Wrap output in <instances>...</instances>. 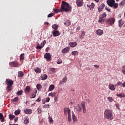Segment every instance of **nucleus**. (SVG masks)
I'll use <instances>...</instances> for the list:
<instances>
[{
	"label": "nucleus",
	"mask_w": 125,
	"mask_h": 125,
	"mask_svg": "<svg viewBox=\"0 0 125 125\" xmlns=\"http://www.w3.org/2000/svg\"><path fill=\"white\" fill-rule=\"evenodd\" d=\"M104 119H107L109 121L113 120V113H112V110L106 109L104 111Z\"/></svg>",
	"instance_id": "obj_3"
},
{
	"label": "nucleus",
	"mask_w": 125,
	"mask_h": 125,
	"mask_svg": "<svg viewBox=\"0 0 125 125\" xmlns=\"http://www.w3.org/2000/svg\"><path fill=\"white\" fill-rule=\"evenodd\" d=\"M36 102H40L41 101V99H40V97L36 100Z\"/></svg>",
	"instance_id": "obj_63"
},
{
	"label": "nucleus",
	"mask_w": 125,
	"mask_h": 125,
	"mask_svg": "<svg viewBox=\"0 0 125 125\" xmlns=\"http://www.w3.org/2000/svg\"><path fill=\"white\" fill-rule=\"evenodd\" d=\"M54 15V14L53 13H51L48 14L47 17H52V16H53Z\"/></svg>",
	"instance_id": "obj_56"
},
{
	"label": "nucleus",
	"mask_w": 125,
	"mask_h": 125,
	"mask_svg": "<svg viewBox=\"0 0 125 125\" xmlns=\"http://www.w3.org/2000/svg\"><path fill=\"white\" fill-rule=\"evenodd\" d=\"M72 55H78L79 54V52L77 51H73L71 52Z\"/></svg>",
	"instance_id": "obj_36"
},
{
	"label": "nucleus",
	"mask_w": 125,
	"mask_h": 125,
	"mask_svg": "<svg viewBox=\"0 0 125 125\" xmlns=\"http://www.w3.org/2000/svg\"><path fill=\"white\" fill-rule=\"evenodd\" d=\"M43 45H42V46L38 45L36 46V49H42V48H43Z\"/></svg>",
	"instance_id": "obj_46"
},
{
	"label": "nucleus",
	"mask_w": 125,
	"mask_h": 125,
	"mask_svg": "<svg viewBox=\"0 0 125 125\" xmlns=\"http://www.w3.org/2000/svg\"><path fill=\"white\" fill-rule=\"evenodd\" d=\"M24 113L27 115H29V114H32V110L30 109H26L24 110Z\"/></svg>",
	"instance_id": "obj_22"
},
{
	"label": "nucleus",
	"mask_w": 125,
	"mask_h": 125,
	"mask_svg": "<svg viewBox=\"0 0 125 125\" xmlns=\"http://www.w3.org/2000/svg\"><path fill=\"white\" fill-rule=\"evenodd\" d=\"M62 83H67V77H65L62 81L60 82V84H62Z\"/></svg>",
	"instance_id": "obj_20"
},
{
	"label": "nucleus",
	"mask_w": 125,
	"mask_h": 125,
	"mask_svg": "<svg viewBox=\"0 0 125 125\" xmlns=\"http://www.w3.org/2000/svg\"><path fill=\"white\" fill-rule=\"evenodd\" d=\"M64 115H69L71 114V110L68 108H64Z\"/></svg>",
	"instance_id": "obj_11"
},
{
	"label": "nucleus",
	"mask_w": 125,
	"mask_h": 125,
	"mask_svg": "<svg viewBox=\"0 0 125 125\" xmlns=\"http://www.w3.org/2000/svg\"><path fill=\"white\" fill-rule=\"evenodd\" d=\"M109 89H110V90H115L116 88H115V85H114L113 84H110L108 86Z\"/></svg>",
	"instance_id": "obj_18"
},
{
	"label": "nucleus",
	"mask_w": 125,
	"mask_h": 125,
	"mask_svg": "<svg viewBox=\"0 0 125 125\" xmlns=\"http://www.w3.org/2000/svg\"><path fill=\"white\" fill-rule=\"evenodd\" d=\"M55 94H56V93L55 92H51L48 94L49 96H51V97H54L55 96Z\"/></svg>",
	"instance_id": "obj_37"
},
{
	"label": "nucleus",
	"mask_w": 125,
	"mask_h": 125,
	"mask_svg": "<svg viewBox=\"0 0 125 125\" xmlns=\"http://www.w3.org/2000/svg\"><path fill=\"white\" fill-rule=\"evenodd\" d=\"M96 33L98 34V36H101V35H103V30L101 29H98Z\"/></svg>",
	"instance_id": "obj_16"
},
{
	"label": "nucleus",
	"mask_w": 125,
	"mask_h": 125,
	"mask_svg": "<svg viewBox=\"0 0 125 125\" xmlns=\"http://www.w3.org/2000/svg\"><path fill=\"white\" fill-rule=\"evenodd\" d=\"M62 63V61H61V60L58 61L57 62V64H61Z\"/></svg>",
	"instance_id": "obj_62"
},
{
	"label": "nucleus",
	"mask_w": 125,
	"mask_h": 125,
	"mask_svg": "<svg viewBox=\"0 0 125 125\" xmlns=\"http://www.w3.org/2000/svg\"><path fill=\"white\" fill-rule=\"evenodd\" d=\"M14 118H15V116L12 114L9 115V118L10 119V120H13Z\"/></svg>",
	"instance_id": "obj_43"
},
{
	"label": "nucleus",
	"mask_w": 125,
	"mask_h": 125,
	"mask_svg": "<svg viewBox=\"0 0 125 125\" xmlns=\"http://www.w3.org/2000/svg\"><path fill=\"white\" fill-rule=\"evenodd\" d=\"M87 6L89 7L90 10H93V9L94 8V7H92V6H90V5L88 6V5H87Z\"/></svg>",
	"instance_id": "obj_57"
},
{
	"label": "nucleus",
	"mask_w": 125,
	"mask_h": 125,
	"mask_svg": "<svg viewBox=\"0 0 125 125\" xmlns=\"http://www.w3.org/2000/svg\"><path fill=\"white\" fill-rule=\"evenodd\" d=\"M52 33L54 37H58L60 35V32L57 30H53Z\"/></svg>",
	"instance_id": "obj_10"
},
{
	"label": "nucleus",
	"mask_w": 125,
	"mask_h": 125,
	"mask_svg": "<svg viewBox=\"0 0 125 125\" xmlns=\"http://www.w3.org/2000/svg\"><path fill=\"white\" fill-rule=\"evenodd\" d=\"M47 77L48 76H47V75L46 74H43L41 76V79L42 80H46V79H47Z\"/></svg>",
	"instance_id": "obj_23"
},
{
	"label": "nucleus",
	"mask_w": 125,
	"mask_h": 125,
	"mask_svg": "<svg viewBox=\"0 0 125 125\" xmlns=\"http://www.w3.org/2000/svg\"><path fill=\"white\" fill-rule=\"evenodd\" d=\"M50 107L49 104H46L43 106V109H48Z\"/></svg>",
	"instance_id": "obj_39"
},
{
	"label": "nucleus",
	"mask_w": 125,
	"mask_h": 125,
	"mask_svg": "<svg viewBox=\"0 0 125 125\" xmlns=\"http://www.w3.org/2000/svg\"><path fill=\"white\" fill-rule=\"evenodd\" d=\"M30 90H31V87H30V86L26 87L25 89V92H29Z\"/></svg>",
	"instance_id": "obj_32"
},
{
	"label": "nucleus",
	"mask_w": 125,
	"mask_h": 125,
	"mask_svg": "<svg viewBox=\"0 0 125 125\" xmlns=\"http://www.w3.org/2000/svg\"><path fill=\"white\" fill-rule=\"evenodd\" d=\"M34 71L37 74H40L42 72V69L37 67L36 68H35Z\"/></svg>",
	"instance_id": "obj_17"
},
{
	"label": "nucleus",
	"mask_w": 125,
	"mask_h": 125,
	"mask_svg": "<svg viewBox=\"0 0 125 125\" xmlns=\"http://www.w3.org/2000/svg\"><path fill=\"white\" fill-rule=\"evenodd\" d=\"M105 9L106 10H107V11H108L109 12H111V9H109V7H108L107 6L105 7Z\"/></svg>",
	"instance_id": "obj_59"
},
{
	"label": "nucleus",
	"mask_w": 125,
	"mask_h": 125,
	"mask_svg": "<svg viewBox=\"0 0 125 125\" xmlns=\"http://www.w3.org/2000/svg\"><path fill=\"white\" fill-rule=\"evenodd\" d=\"M28 123H29V120L25 119L24 120V124H25V125H27V124H28Z\"/></svg>",
	"instance_id": "obj_60"
},
{
	"label": "nucleus",
	"mask_w": 125,
	"mask_h": 125,
	"mask_svg": "<svg viewBox=\"0 0 125 125\" xmlns=\"http://www.w3.org/2000/svg\"><path fill=\"white\" fill-rule=\"evenodd\" d=\"M125 21H124L122 19H120L118 21L119 27L122 28L123 25H124Z\"/></svg>",
	"instance_id": "obj_15"
},
{
	"label": "nucleus",
	"mask_w": 125,
	"mask_h": 125,
	"mask_svg": "<svg viewBox=\"0 0 125 125\" xmlns=\"http://www.w3.org/2000/svg\"><path fill=\"white\" fill-rule=\"evenodd\" d=\"M105 4H101V5L100 6V7L102 8L103 9H104V8H105Z\"/></svg>",
	"instance_id": "obj_51"
},
{
	"label": "nucleus",
	"mask_w": 125,
	"mask_h": 125,
	"mask_svg": "<svg viewBox=\"0 0 125 125\" xmlns=\"http://www.w3.org/2000/svg\"><path fill=\"white\" fill-rule=\"evenodd\" d=\"M44 58H45L48 61H50L51 60V55L49 53H46L44 54Z\"/></svg>",
	"instance_id": "obj_7"
},
{
	"label": "nucleus",
	"mask_w": 125,
	"mask_h": 125,
	"mask_svg": "<svg viewBox=\"0 0 125 125\" xmlns=\"http://www.w3.org/2000/svg\"><path fill=\"white\" fill-rule=\"evenodd\" d=\"M13 83H14L13 80L11 79H6L5 83L6 85H7V86H12V85H13Z\"/></svg>",
	"instance_id": "obj_5"
},
{
	"label": "nucleus",
	"mask_w": 125,
	"mask_h": 125,
	"mask_svg": "<svg viewBox=\"0 0 125 125\" xmlns=\"http://www.w3.org/2000/svg\"><path fill=\"white\" fill-rule=\"evenodd\" d=\"M36 88L39 91H40L41 89H42V85L40 84H37L36 85Z\"/></svg>",
	"instance_id": "obj_30"
},
{
	"label": "nucleus",
	"mask_w": 125,
	"mask_h": 125,
	"mask_svg": "<svg viewBox=\"0 0 125 125\" xmlns=\"http://www.w3.org/2000/svg\"><path fill=\"white\" fill-rule=\"evenodd\" d=\"M116 96H118L120 98H124V97H125V94H124V93H120L118 94H116Z\"/></svg>",
	"instance_id": "obj_21"
},
{
	"label": "nucleus",
	"mask_w": 125,
	"mask_h": 125,
	"mask_svg": "<svg viewBox=\"0 0 125 125\" xmlns=\"http://www.w3.org/2000/svg\"><path fill=\"white\" fill-rule=\"evenodd\" d=\"M49 121L50 123H52V122H53V120H52V117H51V116H49Z\"/></svg>",
	"instance_id": "obj_52"
},
{
	"label": "nucleus",
	"mask_w": 125,
	"mask_h": 125,
	"mask_svg": "<svg viewBox=\"0 0 125 125\" xmlns=\"http://www.w3.org/2000/svg\"><path fill=\"white\" fill-rule=\"evenodd\" d=\"M81 105H80L79 104H78L75 107L76 110L77 112H82V111H83V113L84 114L86 113V108H85V102L82 101L81 103Z\"/></svg>",
	"instance_id": "obj_2"
},
{
	"label": "nucleus",
	"mask_w": 125,
	"mask_h": 125,
	"mask_svg": "<svg viewBox=\"0 0 125 125\" xmlns=\"http://www.w3.org/2000/svg\"><path fill=\"white\" fill-rule=\"evenodd\" d=\"M68 120L69 122H71V113L69 114H68Z\"/></svg>",
	"instance_id": "obj_54"
},
{
	"label": "nucleus",
	"mask_w": 125,
	"mask_h": 125,
	"mask_svg": "<svg viewBox=\"0 0 125 125\" xmlns=\"http://www.w3.org/2000/svg\"><path fill=\"white\" fill-rule=\"evenodd\" d=\"M94 68H96V69H98L99 68V65L97 64L94 65Z\"/></svg>",
	"instance_id": "obj_61"
},
{
	"label": "nucleus",
	"mask_w": 125,
	"mask_h": 125,
	"mask_svg": "<svg viewBox=\"0 0 125 125\" xmlns=\"http://www.w3.org/2000/svg\"><path fill=\"white\" fill-rule=\"evenodd\" d=\"M18 77L21 78V77H24V72L23 71H19L18 73Z\"/></svg>",
	"instance_id": "obj_19"
},
{
	"label": "nucleus",
	"mask_w": 125,
	"mask_h": 125,
	"mask_svg": "<svg viewBox=\"0 0 125 125\" xmlns=\"http://www.w3.org/2000/svg\"><path fill=\"white\" fill-rule=\"evenodd\" d=\"M11 87H12V86H7L6 89H7L8 92H9V91H11V90H12Z\"/></svg>",
	"instance_id": "obj_41"
},
{
	"label": "nucleus",
	"mask_w": 125,
	"mask_h": 125,
	"mask_svg": "<svg viewBox=\"0 0 125 125\" xmlns=\"http://www.w3.org/2000/svg\"><path fill=\"white\" fill-rule=\"evenodd\" d=\"M0 120H1V122H4L5 121L4 117H3V114L1 113H0Z\"/></svg>",
	"instance_id": "obj_28"
},
{
	"label": "nucleus",
	"mask_w": 125,
	"mask_h": 125,
	"mask_svg": "<svg viewBox=\"0 0 125 125\" xmlns=\"http://www.w3.org/2000/svg\"><path fill=\"white\" fill-rule=\"evenodd\" d=\"M19 114H20V110L18 109L15 111V115H16V116L19 115Z\"/></svg>",
	"instance_id": "obj_44"
},
{
	"label": "nucleus",
	"mask_w": 125,
	"mask_h": 125,
	"mask_svg": "<svg viewBox=\"0 0 125 125\" xmlns=\"http://www.w3.org/2000/svg\"><path fill=\"white\" fill-rule=\"evenodd\" d=\"M37 95V90H35L34 94H32L30 96V97L31 98H35L36 97V96Z\"/></svg>",
	"instance_id": "obj_31"
},
{
	"label": "nucleus",
	"mask_w": 125,
	"mask_h": 125,
	"mask_svg": "<svg viewBox=\"0 0 125 125\" xmlns=\"http://www.w3.org/2000/svg\"><path fill=\"white\" fill-rule=\"evenodd\" d=\"M46 43V41L44 40L43 42H42V43H41V46H42V45H43V47L44 46V45H45V44Z\"/></svg>",
	"instance_id": "obj_40"
},
{
	"label": "nucleus",
	"mask_w": 125,
	"mask_h": 125,
	"mask_svg": "<svg viewBox=\"0 0 125 125\" xmlns=\"http://www.w3.org/2000/svg\"><path fill=\"white\" fill-rule=\"evenodd\" d=\"M17 95H22L23 94V90H21L18 91L17 92Z\"/></svg>",
	"instance_id": "obj_38"
},
{
	"label": "nucleus",
	"mask_w": 125,
	"mask_h": 125,
	"mask_svg": "<svg viewBox=\"0 0 125 125\" xmlns=\"http://www.w3.org/2000/svg\"><path fill=\"white\" fill-rule=\"evenodd\" d=\"M9 65L11 67H18V62L17 61L11 62Z\"/></svg>",
	"instance_id": "obj_8"
},
{
	"label": "nucleus",
	"mask_w": 125,
	"mask_h": 125,
	"mask_svg": "<svg viewBox=\"0 0 125 125\" xmlns=\"http://www.w3.org/2000/svg\"><path fill=\"white\" fill-rule=\"evenodd\" d=\"M119 6V5L118 4V3H115L113 5V7L114 8H118V7Z\"/></svg>",
	"instance_id": "obj_50"
},
{
	"label": "nucleus",
	"mask_w": 125,
	"mask_h": 125,
	"mask_svg": "<svg viewBox=\"0 0 125 125\" xmlns=\"http://www.w3.org/2000/svg\"><path fill=\"white\" fill-rule=\"evenodd\" d=\"M103 10V9L102 7H101L100 6L98 7V10L99 12H101V11Z\"/></svg>",
	"instance_id": "obj_53"
},
{
	"label": "nucleus",
	"mask_w": 125,
	"mask_h": 125,
	"mask_svg": "<svg viewBox=\"0 0 125 125\" xmlns=\"http://www.w3.org/2000/svg\"><path fill=\"white\" fill-rule=\"evenodd\" d=\"M64 24L65 25V26H71V21H70L69 20H67L66 21V22L64 23Z\"/></svg>",
	"instance_id": "obj_25"
},
{
	"label": "nucleus",
	"mask_w": 125,
	"mask_h": 125,
	"mask_svg": "<svg viewBox=\"0 0 125 125\" xmlns=\"http://www.w3.org/2000/svg\"><path fill=\"white\" fill-rule=\"evenodd\" d=\"M115 0H108L107 4L110 7H113L114 6V4H115Z\"/></svg>",
	"instance_id": "obj_9"
},
{
	"label": "nucleus",
	"mask_w": 125,
	"mask_h": 125,
	"mask_svg": "<svg viewBox=\"0 0 125 125\" xmlns=\"http://www.w3.org/2000/svg\"><path fill=\"white\" fill-rule=\"evenodd\" d=\"M37 112H38V114H41V113H42V110H41V108H38Z\"/></svg>",
	"instance_id": "obj_55"
},
{
	"label": "nucleus",
	"mask_w": 125,
	"mask_h": 125,
	"mask_svg": "<svg viewBox=\"0 0 125 125\" xmlns=\"http://www.w3.org/2000/svg\"><path fill=\"white\" fill-rule=\"evenodd\" d=\"M125 0H122L121 3H120V5H121V6H123V5H125Z\"/></svg>",
	"instance_id": "obj_45"
},
{
	"label": "nucleus",
	"mask_w": 125,
	"mask_h": 125,
	"mask_svg": "<svg viewBox=\"0 0 125 125\" xmlns=\"http://www.w3.org/2000/svg\"><path fill=\"white\" fill-rule=\"evenodd\" d=\"M84 36H85V32H84V31H83L82 32L81 35L79 36V38L81 40H83V37H84Z\"/></svg>",
	"instance_id": "obj_24"
},
{
	"label": "nucleus",
	"mask_w": 125,
	"mask_h": 125,
	"mask_svg": "<svg viewBox=\"0 0 125 125\" xmlns=\"http://www.w3.org/2000/svg\"><path fill=\"white\" fill-rule=\"evenodd\" d=\"M69 46H70V47H76V46H77V45H78V43H77V42H70L69 44Z\"/></svg>",
	"instance_id": "obj_12"
},
{
	"label": "nucleus",
	"mask_w": 125,
	"mask_h": 125,
	"mask_svg": "<svg viewBox=\"0 0 125 125\" xmlns=\"http://www.w3.org/2000/svg\"><path fill=\"white\" fill-rule=\"evenodd\" d=\"M115 18H109L105 19V22L108 24L110 26H113L115 24Z\"/></svg>",
	"instance_id": "obj_4"
},
{
	"label": "nucleus",
	"mask_w": 125,
	"mask_h": 125,
	"mask_svg": "<svg viewBox=\"0 0 125 125\" xmlns=\"http://www.w3.org/2000/svg\"><path fill=\"white\" fill-rule=\"evenodd\" d=\"M122 84H123V83H122L121 82V81H118V82L117 83L116 85L120 86V85H122Z\"/></svg>",
	"instance_id": "obj_47"
},
{
	"label": "nucleus",
	"mask_w": 125,
	"mask_h": 125,
	"mask_svg": "<svg viewBox=\"0 0 125 125\" xmlns=\"http://www.w3.org/2000/svg\"><path fill=\"white\" fill-rule=\"evenodd\" d=\"M54 11L56 13H58V12H62V11L61 10V8L59 9H54Z\"/></svg>",
	"instance_id": "obj_34"
},
{
	"label": "nucleus",
	"mask_w": 125,
	"mask_h": 125,
	"mask_svg": "<svg viewBox=\"0 0 125 125\" xmlns=\"http://www.w3.org/2000/svg\"><path fill=\"white\" fill-rule=\"evenodd\" d=\"M69 51H70V47H67L64 49H63L62 52V53H67V52H69Z\"/></svg>",
	"instance_id": "obj_14"
},
{
	"label": "nucleus",
	"mask_w": 125,
	"mask_h": 125,
	"mask_svg": "<svg viewBox=\"0 0 125 125\" xmlns=\"http://www.w3.org/2000/svg\"><path fill=\"white\" fill-rule=\"evenodd\" d=\"M122 73H123L124 75H125V69H122Z\"/></svg>",
	"instance_id": "obj_64"
},
{
	"label": "nucleus",
	"mask_w": 125,
	"mask_h": 125,
	"mask_svg": "<svg viewBox=\"0 0 125 125\" xmlns=\"http://www.w3.org/2000/svg\"><path fill=\"white\" fill-rule=\"evenodd\" d=\"M12 100H13L14 102H17V101H18V97H16Z\"/></svg>",
	"instance_id": "obj_48"
},
{
	"label": "nucleus",
	"mask_w": 125,
	"mask_h": 125,
	"mask_svg": "<svg viewBox=\"0 0 125 125\" xmlns=\"http://www.w3.org/2000/svg\"><path fill=\"white\" fill-rule=\"evenodd\" d=\"M72 116L73 121L74 122H76V121H77V117L76 116V115H75L74 113H72Z\"/></svg>",
	"instance_id": "obj_33"
},
{
	"label": "nucleus",
	"mask_w": 125,
	"mask_h": 125,
	"mask_svg": "<svg viewBox=\"0 0 125 125\" xmlns=\"http://www.w3.org/2000/svg\"><path fill=\"white\" fill-rule=\"evenodd\" d=\"M49 101H50V98H49V97L46 98V102H49Z\"/></svg>",
	"instance_id": "obj_58"
},
{
	"label": "nucleus",
	"mask_w": 125,
	"mask_h": 125,
	"mask_svg": "<svg viewBox=\"0 0 125 125\" xmlns=\"http://www.w3.org/2000/svg\"><path fill=\"white\" fill-rule=\"evenodd\" d=\"M24 59V54H21L20 56V60H23Z\"/></svg>",
	"instance_id": "obj_42"
},
{
	"label": "nucleus",
	"mask_w": 125,
	"mask_h": 125,
	"mask_svg": "<svg viewBox=\"0 0 125 125\" xmlns=\"http://www.w3.org/2000/svg\"><path fill=\"white\" fill-rule=\"evenodd\" d=\"M52 28L54 29V31H57V29H58V25L54 24L52 26Z\"/></svg>",
	"instance_id": "obj_27"
},
{
	"label": "nucleus",
	"mask_w": 125,
	"mask_h": 125,
	"mask_svg": "<svg viewBox=\"0 0 125 125\" xmlns=\"http://www.w3.org/2000/svg\"><path fill=\"white\" fill-rule=\"evenodd\" d=\"M107 99L109 101V102L112 103L113 102V101H114V98H113V97H108L107 98Z\"/></svg>",
	"instance_id": "obj_35"
},
{
	"label": "nucleus",
	"mask_w": 125,
	"mask_h": 125,
	"mask_svg": "<svg viewBox=\"0 0 125 125\" xmlns=\"http://www.w3.org/2000/svg\"><path fill=\"white\" fill-rule=\"evenodd\" d=\"M84 3V2H83V0H77L76 1V5L78 7H82V6H83V5Z\"/></svg>",
	"instance_id": "obj_6"
},
{
	"label": "nucleus",
	"mask_w": 125,
	"mask_h": 125,
	"mask_svg": "<svg viewBox=\"0 0 125 125\" xmlns=\"http://www.w3.org/2000/svg\"><path fill=\"white\" fill-rule=\"evenodd\" d=\"M61 10L62 12H64V11L65 12H68V11H71L72 7L67 2L62 1L61 4Z\"/></svg>",
	"instance_id": "obj_1"
},
{
	"label": "nucleus",
	"mask_w": 125,
	"mask_h": 125,
	"mask_svg": "<svg viewBox=\"0 0 125 125\" xmlns=\"http://www.w3.org/2000/svg\"><path fill=\"white\" fill-rule=\"evenodd\" d=\"M50 72H51V73H54V72H55V68H50Z\"/></svg>",
	"instance_id": "obj_49"
},
{
	"label": "nucleus",
	"mask_w": 125,
	"mask_h": 125,
	"mask_svg": "<svg viewBox=\"0 0 125 125\" xmlns=\"http://www.w3.org/2000/svg\"><path fill=\"white\" fill-rule=\"evenodd\" d=\"M99 17L102 18H106L107 17V14L106 12H104L103 14L100 15Z\"/></svg>",
	"instance_id": "obj_26"
},
{
	"label": "nucleus",
	"mask_w": 125,
	"mask_h": 125,
	"mask_svg": "<svg viewBox=\"0 0 125 125\" xmlns=\"http://www.w3.org/2000/svg\"><path fill=\"white\" fill-rule=\"evenodd\" d=\"M104 22H106V19H103V18H101V17H99V20H98V22L101 23L102 24L103 23H104Z\"/></svg>",
	"instance_id": "obj_13"
},
{
	"label": "nucleus",
	"mask_w": 125,
	"mask_h": 125,
	"mask_svg": "<svg viewBox=\"0 0 125 125\" xmlns=\"http://www.w3.org/2000/svg\"><path fill=\"white\" fill-rule=\"evenodd\" d=\"M54 88H55V86H54V85H51L49 86V91H52V90H53V89H54Z\"/></svg>",
	"instance_id": "obj_29"
}]
</instances>
